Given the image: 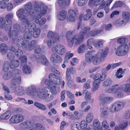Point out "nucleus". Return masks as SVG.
<instances>
[{
  "label": "nucleus",
  "instance_id": "6ab92c4d",
  "mask_svg": "<svg viewBox=\"0 0 130 130\" xmlns=\"http://www.w3.org/2000/svg\"><path fill=\"white\" fill-rule=\"evenodd\" d=\"M19 61L17 59H13L10 61L9 67L11 69H13L18 67L20 65Z\"/></svg>",
  "mask_w": 130,
  "mask_h": 130
},
{
  "label": "nucleus",
  "instance_id": "4468645a",
  "mask_svg": "<svg viewBox=\"0 0 130 130\" xmlns=\"http://www.w3.org/2000/svg\"><path fill=\"white\" fill-rule=\"evenodd\" d=\"M68 15L67 18V20L68 21L73 22L75 21L76 17V13L74 10L72 9L69 10Z\"/></svg>",
  "mask_w": 130,
  "mask_h": 130
},
{
  "label": "nucleus",
  "instance_id": "2eb2a0df",
  "mask_svg": "<svg viewBox=\"0 0 130 130\" xmlns=\"http://www.w3.org/2000/svg\"><path fill=\"white\" fill-rule=\"evenodd\" d=\"M49 81L47 80H46L45 84L47 85L49 87L50 91L52 94L53 95H56L57 91L56 89L55 84H52V83H49Z\"/></svg>",
  "mask_w": 130,
  "mask_h": 130
},
{
  "label": "nucleus",
  "instance_id": "cd10ccee",
  "mask_svg": "<svg viewBox=\"0 0 130 130\" xmlns=\"http://www.w3.org/2000/svg\"><path fill=\"white\" fill-rule=\"evenodd\" d=\"M57 19L60 20H64L66 18V13L65 11H62L58 13L57 15Z\"/></svg>",
  "mask_w": 130,
  "mask_h": 130
},
{
  "label": "nucleus",
  "instance_id": "774afa93",
  "mask_svg": "<svg viewBox=\"0 0 130 130\" xmlns=\"http://www.w3.org/2000/svg\"><path fill=\"white\" fill-rule=\"evenodd\" d=\"M113 100V99L112 97L106 96L104 103H109L112 101Z\"/></svg>",
  "mask_w": 130,
  "mask_h": 130
},
{
  "label": "nucleus",
  "instance_id": "69168bd1",
  "mask_svg": "<svg viewBox=\"0 0 130 130\" xmlns=\"http://www.w3.org/2000/svg\"><path fill=\"white\" fill-rule=\"evenodd\" d=\"M55 42V40L53 39H50L47 42L48 46L50 47L53 45Z\"/></svg>",
  "mask_w": 130,
  "mask_h": 130
},
{
  "label": "nucleus",
  "instance_id": "c756f323",
  "mask_svg": "<svg viewBox=\"0 0 130 130\" xmlns=\"http://www.w3.org/2000/svg\"><path fill=\"white\" fill-rule=\"evenodd\" d=\"M13 17V15L12 14H7L6 16L5 19L6 20V22L8 24V26L9 28H10V24H11V19Z\"/></svg>",
  "mask_w": 130,
  "mask_h": 130
},
{
  "label": "nucleus",
  "instance_id": "7c9ffc66",
  "mask_svg": "<svg viewBox=\"0 0 130 130\" xmlns=\"http://www.w3.org/2000/svg\"><path fill=\"white\" fill-rule=\"evenodd\" d=\"M30 88L28 87L26 90V93L27 95L32 96L37 95V91L34 89L30 91Z\"/></svg>",
  "mask_w": 130,
  "mask_h": 130
},
{
  "label": "nucleus",
  "instance_id": "e2e57ef3",
  "mask_svg": "<svg viewBox=\"0 0 130 130\" xmlns=\"http://www.w3.org/2000/svg\"><path fill=\"white\" fill-rule=\"evenodd\" d=\"M126 23V22H124L123 19L122 20H119L117 21L116 23V25L117 26H119L123 24H125Z\"/></svg>",
  "mask_w": 130,
  "mask_h": 130
},
{
  "label": "nucleus",
  "instance_id": "13d9d810",
  "mask_svg": "<svg viewBox=\"0 0 130 130\" xmlns=\"http://www.w3.org/2000/svg\"><path fill=\"white\" fill-rule=\"evenodd\" d=\"M15 53L16 56H19L23 54V52L21 50L18 48L16 49L15 52Z\"/></svg>",
  "mask_w": 130,
  "mask_h": 130
},
{
  "label": "nucleus",
  "instance_id": "a211bd4d",
  "mask_svg": "<svg viewBox=\"0 0 130 130\" xmlns=\"http://www.w3.org/2000/svg\"><path fill=\"white\" fill-rule=\"evenodd\" d=\"M32 126V123L30 122H22L19 125L20 128L24 129H28V130H29Z\"/></svg>",
  "mask_w": 130,
  "mask_h": 130
},
{
  "label": "nucleus",
  "instance_id": "72a5a7b5",
  "mask_svg": "<svg viewBox=\"0 0 130 130\" xmlns=\"http://www.w3.org/2000/svg\"><path fill=\"white\" fill-rule=\"evenodd\" d=\"M12 76L11 73L10 71L4 72L3 75V78L4 79L7 80L10 79Z\"/></svg>",
  "mask_w": 130,
  "mask_h": 130
},
{
  "label": "nucleus",
  "instance_id": "20e7f679",
  "mask_svg": "<svg viewBox=\"0 0 130 130\" xmlns=\"http://www.w3.org/2000/svg\"><path fill=\"white\" fill-rule=\"evenodd\" d=\"M23 39L22 38L20 39H19L17 41V45L18 47H21L23 46L24 48H26L28 50V48H29V50H32L36 44L35 40L32 41L30 44H28V41L27 40H25V42H23Z\"/></svg>",
  "mask_w": 130,
  "mask_h": 130
},
{
  "label": "nucleus",
  "instance_id": "aec40b11",
  "mask_svg": "<svg viewBox=\"0 0 130 130\" xmlns=\"http://www.w3.org/2000/svg\"><path fill=\"white\" fill-rule=\"evenodd\" d=\"M11 112L10 111L7 110L0 116V119L8 120L11 116Z\"/></svg>",
  "mask_w": 130,
  "mask_h": 130
},
{
  "label": "nucleus",
  "instance_id": "680f3d73",
  "mask_svg": "<svg viewBox=\"0 0 130 130\" xmlns=\"http://www.w3.org/2000/svg\"><path fill=\"white\" fill-rule=\"evenodd\" d=\"M41 17H40L39 15L37 13V14L35 15L34 17V20L35 22L37 24H39V19H40Z\"/></svg>",
  "mask_w": 130,
  "mask_h": 130
},
{
  "label": "nucleus",
  "instance_id": "c85d7f7f",
  "mask_svg": "<svg viewBox=\"0 0 130 130\" xmlns=\"http://www.w3.org/2000/svg\"><path fill=\"white\" fill-rule=\"evenodd\" d=\"M122 89L123 91L126 93L130 94V84H124L122 86Z\"/></svg>",
  "mask_w": 130,
  "mask_h": 130
},
{
  "label": "nucleus",
  "instance_id": "7ed1b4c3",
  "mask_svg": "<svg viewBox=\"0 0 130 130\" xmlns=\"http://www.w3.org/2000/svg\"><path fill=\"white\" fill-rule=\"evenodd\" d=\"M21 78L19 76H15L12 80L10 87L12 89L13 91L17 95L22 96L25 94V91L24 88L21 86H19L18 84L20 83Z\"/></svg>",
  "mask_w": 130,
  "mask_h": 130
},
{
  "label": "nucleus",
  "instance_id": "864d4df0",
  "mask_svg": "<svg viewBox=\"0 0 130 130\" xmlns=\"http://www.w3.org/2000/svg\"><path fill=\"white\" fill-rule=\"evenodd\" d=\"M102 30H95L93 31H92L90 32V35L91 36H94L100 33L101 31H102Z\"/></svg>",
  "mask_w": 130,
  "mask_h": 130
},
{
  "label": "nucleus",
  "instance_id": "ea45409f",
  "mask_svg": "<svg viewBox=\"0 0 130 130\" xmlns=\"http://www.w3.org/2000/svg\"><path fill=\"white\" fill-rule=\"evenodd\" d=\"M93 118V115L92 113H89L87 116L86 120L87 123H90L92 121Z\"/></svg>",
  "mask_w": 130,
  "mask_h": 130
},
{
  "label": "nucleus",
  "instance_id": "412c9836",
  "mask_svg": "<svg viewBox=\"0 0 130 130\" xmlns=\"http://www.w3.org/2000/svg\"><path fill=\"white\" fill-rule=\"evenodd\" d=\"M44 126L41 123H39L32 124V126L29 130H44Z\"/></svg>",
  "mask_w": 130,
  "mask_h": 130
},
{
  "label": "nucleus",
  "instance_id": "c9c22d12",
  "mask_svg": "<svg viewBox=\"0 0 130 130\" xmlns=\"http://www.w3.org/2000/svg\"><path fill=\"white\" fill-rule=\"evenodd\" d=\"M104 41L102 40H96L94 43V46L96 47L99 48L102 47Z\"/></svg>",
  "mask_w": 130,
  "mask_h": 130
},
{
  "label": "nucleus",
  "instance_id": "39448f33",
  "mask_svg": "<svg viewBox=\"0 0 130 130\" xmlns=\"http://www.w3.org/2000/svg\"><path fill=\"white\" fill-rule=\"evenodd\" d=\"M34 7L35 10L40 17L46 13L48 8L47 6L44 4L40 5L38 4H36Z\"/></svg>",
  "mask_w": 130,
  "mask_h": 130
},
{
  "label": "nucleus",
  "instance_id": "a18cd8bd",
  "mask_svg": "<svg viewBox=\"0 0 130 130\" xmlns=\"http://www.w3.org/2000/svg\"><path fill=\"white\" fill-rule=\"evenodd\" d=\"M8 24L5 21L4 18L1 17L0 18V27L3 28L5 27L6 26H8Z\"/></svg>",
  "mask_w": 130,
  "mask_h": 130
},
{
  "label": "nucleus",
  "instance_id": "9b49d317",
  "mask_svg": "<svg viewBox=\"0 0 130 130\" xmlns=\"http://www.w3.org/2000/svg\"><path fill=\"white\" fill-rule=\"evenodd\" d=\"M80 27L81 29L80 33L76 35L79 36H83V41L84 38L87 39L90 36V33L89 31L90 30V28L88 27H84L81 25Z\"/></svg>",
  "mask_w": 130,
  "mask_h": 130
},
{
  "label": "nucleus",
  "instance_id": "5701e85b",
  "mask_svg": "<svg viewBox=\"0 0 130 130\" xmlns=\"http://www.w3.org/2000/svg\"><path fill=\"white\" fill-rule=\"evenodd\" d=\"M104 0H89V5L90 6H97Z\"/></svg>",
  "mask_w": 130,
  "mask_h": 130
},
{
  "label": "nucleus",
  "instance_id": "473e14b6",
  "mask_svg": "<svg viewBox=\"0 0 130 130\" xmlns=\"http://www.w3.org/2000/svg\"><path fill=\"white\" fill-rule=\"evenodd\" d=\"M94 40L93 38H90L87 41V47L89 49L91 50L93 49V47L92 46V45L93 44L94 45Z\"/></svg>",
  "mask_w": 130,
  "mask_h": 130
},
{
  "label": "nucleus",
  "instance_id": "ddd939ff",
  "mask_svg": "<svg viewBox=\"0 0 130 130\" xmlns=\"http://www.w3.org/2000/svg\"><path fill=\"white\" fill-rule=\"evenodd\" d=\"M49 78L50 81L47 79H44L42 81H44L45 82L46 80H47L49 81V83H52V84H55L56 85L58 84L60 80L58 79L57 76L54 74L51 73L49 74ZM45 83V82H44Z\"/></svg>",
  "mask_w": 130,
  "mask_h": 130
},
{
  "label": "nucleus",
  "instance_id": "49530a36",
  "mask_svg": "<svg viewBox=\"0 0 130 130\" xmlns=\"http://www.w3.org/2000/svg\"><path fill=\"white\" fill-rule=\"evenodd\" d=\"M123 73V71L122 68H119L117 70L116 73V77L117 78H120L122 77L123 76L122 74Z\"/></svg>",
  "mask_w": 130,
  "mask_h": 130
},
{
  "label": "nucleus",
  "instance_id": "f03ea898",
  "mask_svg": "<svg viewBox=\"0 0 130 130\" xmlns=\"http://www.w3.org/2000/svg\"><path fill=\"white\" fill-rule=\"evenodd\" d=\"M108 48L106 47L103 49H101L95 54L94 51H87L85 56L86 61L88 62H92L93 64L96 65L101 61L100 59L106 57L108 53Z\"/></svg>",
  "mask_w": 130,
  "mask_h": 130
},
{
  "label": "nucleus",
  "instance_id": "f704fd0d",
  "mask_svg": "<svg viewBox=\"0 0 130 130\" xmlns=\"http://www.w3.org/2000/svg\"><path fill=\"white\" fill-rule=\"evenodd\" d=\"M129 13L128 12H125L122 13L123 19L125 22H127L129 17Z\"/></svg>",
  "mask_w": 130,
  "mask_h": 130
},
{
  "label": "nucleus",
  "instance_id": "f8f14e48",
  "mask_svg": "<svg viewBox=\"0 0 130 130\" xmlns=\"http://www.w3.org/2000/svg\"><path fill=\"white\" fill-rule=\"evenodd\" d=\"M24 117L23 116L19 114L14 115L10 118L9 123L11 124L19 123L23 120Z\"/></svg>",
  "mask_w": 130,
  "mask_h": 130
},
{
  "label": "nucleus",
  "instance_id": "de8ad7c7",
  "mask_svg": "<svg viewBox=\"0 0 130 130\" xmlns=\"http://www.w3.org/2000/svg\"><path fill=\"white\" fill-rule=\"evenodd\" d=\"M40 29L37 28L33 30V36L34 37H37L39 35L40 33Z\"/></svg>",
  "mask_w": 130,
  "mask_h": 130
},
{
  "label": "nucleus",
  "instance_id": "3c124183",
  "mask_svg": "<svg viewBox=\"0 0 130 130\" xmlns=\"http://www.w3.org/2000/svg\"><path fill=\"white\" fill-rule=\"evenodd\" d=\"M111 83V80L110 79H107L103 82L102 85L104 87H106L110 85Z\"/></svg>",
  "mask_w": 130,
  "mask_h": 130
},
{
  "label": "nucleus",
  "instance_id": "338daca9",
  "mask_svg": "<svg viewBox=\"0 0 130 130\" xmlns=\"http://www.w3.org/2000/svg\"><path fill=\"white\" fill-rule=\"evenodd\" d=\"M106 95L103 94L100 95L99 97V99L100 101L104 103Z\"/></svg>",
  "mask_w": 130,
  "mask_h": 130
},
{
  "label": "nucleus",
  "instance_id": "37998d69",
  "mask_svg": "<svg viewBox=\"0 0 130 130\" xmlns=\"http://www.w3.org/2000/svg\"><path fill=\"white\" fill-rule=\"evenodd\" d=\"M91 88V82L89 81H87L83 85V88L84 90H86L87 89L90 88Z\"/></svg>",
  "mask_w": 130,
  "mask_h": 130
},
{
  "label": "nucleus",
  "instance_id": "6e6d98bb",
  "mask_svg": "<svg viewBox=\"0 0 130 130\" xmlns=\"http://www.w3.org/2000/svg\"><path fill=\"white\" fill-rule=\"evenodd\" d=\"M41 51V49L40 47L38 46H37L36 47L35 50V54L34 55L33 57L35 58V55L36 54H38L39 55H40L39 54V53Z\"/></svg>",
  "mask_w": 130,
  "mask_h": 130
},
{
  "label": "nucleus",
  "instance_id": "8fccbe9b",
  "mask_svg": "<svg viewBox=\"0 0 130 130\" xmlns=\"http://www.w3.org/2000/svg\"><path fill=\"white\" fill-rule=\"evenodd\" d=\"M75 70L73 67L68 68L67 69L66 72L69 74H73L75 73Z\"/></svg>",
  "mask_w": 130,
  "mask_h": 130
},
{
  "label": "nucleus",
  "instance_id": "052dcab7",
  "mask_svg": "<svg viewBox=\"0 0 130 130\" xmlns=\"http://www.w3.org/2000/svg\"><path fill=\"white\" fill-rule=\"evenodd\" d=\"M93 125L94 127H96L100 126V121L97 119H95L93 121Z\"/></svg>",
  "mask_w": 130,
  "mask_h": 130
},
{
  "label": "nucleus",
  "instance_id": "0eeeda50",
  "mask_svg": "<svg viewBox=\"0 0 130 130\" xmlns=\"http://www.w3.org/2000/svg\"><path fill=\"white\" fill-rule=\"evenodd\" d=\"M49 89V87H46L42 88L41 90H37V95L42 99H48L50 95L48 92Z\"/></svg>",
  "mask_w": 130,
  "mask_h": 130
},
{
  "label": "nucleus",
  "instance_id": "c03bdc74",
  "mask_svg": "<svg viewBox=\"0 0 130 130\" xmlns=\"http://www.w3.org/2000/svg\"><path fill=\"white\" fill-rule=\"evenodd\" d=\"M127 40L124 38H121L118 39L117 41L118 43L120 44H126V43L127 42Z\"/></svg>",
  "mask_w": 130,
  "mask_h": 130
},
{
  "label": "nucleus",
  "instance_id": "423d86ee",
  "mask_svg": "<svg viewBox=\"0 0 130 130\" xmlns=\"http://www.w3.org/2000/svg\"><path fill=\"white\" fill-rule=\"evenodd\" d=\"M83 36H79L76 35L73 36L71 39L67 40L68 45L70 47H72L74 43L75 45H77L81 43L83 41Z\"/></svg>",
  "mask_w": 130,
  "mask_h": 130
},
{
  "label": "nucleus",
  "instance_id": "a878e982",
  "mask_svg": "<svg viewBox=\"0 0 130 130\" xmlns=\"http://www.w3.org/2000/svg\"><path fill=\"white\" fill-rule=\"evenodd\" d=\"M23 72L26 74H29L30 73L31 71L30 67L26 64H24L22 68Z\"/></svg>",
  "mask_w": 130,
  "mask_h": 130
},
{
  "label": "nucleus",
  "instance_id": "1a4fd4ad",
  "mask_svg": "<svg viewBox=\"0 0 130 130\" xmlns=\"http://www.w3.org/2000/svg\"><path fill=\"white\" fill-rule=\"evenodd\" d=\"M123 103L118 102L111 104L109 107L110 111L112 112H116L123 108L124 106Z\"/></svg>",
  "mask_w": 130,
  "mask_h": 130
},
{
  "label": "nucleus",
  "instance_id": "dca6fc26",
  "mask_svg": "<svg viewBox=\"0 0 130 130\" xmlns=\"http://www.w3.org/2000/svg\"><path fill=\"white\" fill-rule=\"evenodd\" d=\"M35 58L38 60V61L42 63L44 65H46L48 63V60L44 55H39L38 54H36L35 55Z\"/></svg>",
  "mask_w": 130,
  "mask_h": 130
},
{
  "label": "nucleus",
  "instance_id": "9d476101",
  "mask_svg": "<svg viewBox=\"0 0 130 130\" xmlns=\"http://www.w3.org/2000/svg\"><path fill=\"white\" fill-rule=\"evenodd\" d=\"M52 51L55 52L60 55L64 54L66 52L65 47L60 44H57L53 46L52 48Z\"/></svg>",
  "mask_w": 130,
  "mask_h": 130
},
{
  "label": "nucleus",
  "instance_id": "4c0bfd02",
  "mask_svg": "<svg viewBox=\"0 0 130 130\" xmlns=\"http://www.w3.org/2000/svg\"><path fill=\"white\" fill-rule=\"evenodd\" d=\"M1 52L3 54H5L7 51V46L5 44L2 43L1 44L0 46Z\"/></svg>",
  "mask_w": 130,
  "mask_h": 130
},
{
  "label": "nucleus",
  "instance_id": "bb28decb",
  "mask_svg": "<svg viewBox=\"0 0 130 130\" xmlns=\"http://www.w3.org/2000/svg\"><path fill=\"white\" fill-rule=\"evenodd\" d=\"M83 116V113L81 111H75L74 112V120H79L81 119Z\"/></svg>",
  "mask_w": 130,
  "mask_h": 130
},
{
  "label": "nucleus",
  "instance_id": "6e6552de",
  "mask_svg": "<svg viewBox=\"0 0 130 130\" xmlns=\"http://www.w3.org/2000/svg\"><path fill=\"white\" fill-rule=\"evenodd\" d=\"M128 48L127 44H123L118 47L116 49L115 53L118 56H123L127 54Z\"/></svg>",
  "mask_w": 130,
  "mask_h": 130
},
{
  "label": "nucleus",
  "instance_id": "0e129e2a",
  "mask_svg": "<svg viewBox=\"0 0 130 130\" xmlns=\"http://www.w3.org/2000/svg\"><path fill=\"white\" fill-rule=\"evenodd\" d=\"M7 57L9 59L11 60L14 59V58L15 56L13 53L11 52H8L7 53Z\"/></svg>",
  "mask_w": 130,
  "mask_h": 130
},
{
  "label": "nucleus",
  "instance_id": "e433bc0d",
  "mask_svg": "<svg viewBox=\"0 0 130 130\" xmlns=\"http://www.w3.org/2000/svg\"><path fill=\"white\" fill-rule=\"evenodd\" d=\"M85 99L87 102H90L92 103L93 101V99H91V94L90 92H87L86 93L85 96Z\"/></svg>",
  "mask_w": 130,
  "mask_h": 130
},
{
  "label": "nucleus",
  "instance_id": "f3484780",
  "mask_svg": "<svg viewBox=\"0 0 130 130\" xmlns=\"http://www.w3.org/2000/svg\"><path fill=\"white\" fill-rule=\"evenodd\" d=\"M50 60L54 62L58 63L62 61V58L60 56L56 53L52 54L50 57Z\"/></svg>",
  "mask_w": 130,
  "mask_h": 130
},
{
  "label": "nucleus",
  "instance_id": "2f4dec72",
  "mask_svg": "<svg viewBox=\"0 0 130 130\" xmlns=\"http://www.w3.org/2000/svg\"><path fill=\"white\" fill-rule=\"evenodd\" d=\"M73 56V54L72 53H70V52L68 51L67 53L65 55L64 58V61L63 63H66L69 62V60Z\"/></svg>",
  "mask_w": 130,
  "mask_h": 130
},
{
  "label": "nucleus",
  "instance_id": "5fc2aeb1",
  "mask_svg": "<svg viewBox=\"0 0 130 130\" xmlns=\"http://www.w3.org/2000/svg\"><path fill=\"white\" fill-rule=\"evenodd\" d=\"M76 80L78 83H81L85 82L86 81V79L85 78H83L81 79L80 77L77 76L76 78Z\"/></svg>",
  "mask_w": 130,
  "mask_h": 130
},
{
  "label": "nucleus",
  "instance_id": "393cba45",
  "mask_svg": "<svg viewBox=\"0 0 130 130\" xmlns=\"http://www.w3.org/2000/svg\"><path fill=\"white\" fill-rule=\"evenodd\" d=\"M87 126V124L86 121H82L81 122L80 126L81 128L83 130H93V129L91 128V126L90 127L89 126L88 128H85Z\"/></svg>",
  "mask_w": 130,
  "mask_h": 130
},
{
  "label": "nucleus",
  "instance_id": "58836bf2",
  "mask_svg": "<svg viewBox=\"0 0 130 130\" xmlns=\"http://www.w3.org/2000/svg\"><path fill=\"white\" fill-rule=\"evenodd\" d=\"M34 105L36 107L43 110H44L46 109V107L42 104L38 102H35L34 103Z\"/></svg>",
  "mask_w": 130,
  "mask_h": 130
},
{
  "label": "nucleus",
  "instance_id": "bf43d9fd",
  "mask_svg": "<svg viewBox=\"0 0 130 130\" xmlns=\"http://www.w3.org/2000/svg\"><path fill=\"white\" fill-rule=\"evenodd\" d=\"M18 34V32H16L15 30H13L12 31L11 33L8 34V36L9 37H12L13 39Z\"/></svg>",
  "mask_w": 130,
  "mask_h": 130
},
{
  "label": "nucleus",
  "instance_id": "a19ab883",
  "mask_svg": "<svg viewBox=\"0 0 130 130\" xmlns=\"http://www.w3.org/2000/svg\"><path fill=\"white\" fill-rule=\"evenodd\" d=\"M9 62L8 61L4 62L3 67V71L4 72H7L8 71L9 67Z\"/></svg>",
  "mask_w": 130,
  "mask_h": 130
},
{
  "label": "nucleus",
  "instance_id": "f257e3e1",
  "mask_svg": "<svg viewBox=\"0 0 130 130\" xmlns=\"http://www.w3.org/2000/svg\"><path fill=\"white\" fill-rule=\"evenodd\" d=\"M34 13L32 10H30L28 12L24 9H20L17 11L16 12L17 16L20 20L23 22L20 26V30L21 32H23L26 29L27 27L25 24L27 25L29 31H32L35 29L36 24L31 22L28 18L29 16H32Z\"/></svg>",
  "mask_w": 130,
  "mask_h": 130
},
{
  "label": "nucleus",
  "instance_id": "b1692460",
  "mask_svg": "<svg viewBox=\"0 0 130 130\" xmlns=\"http://www.w3.org/2000/svg\"><path fill=\"white\" fill-rule=\"evenodd\" d=\"M101 113L100 116L102 118H104L106 116L108 112V108L106 106H104L101 109Z\"/></svg>",
  "mask_w": 130,
  "mask_h": 130
},
{
  "label": "nucleus",
  "instance_id": "4be33fe9",
  "mask_svg": "<svg viewBox=\"0 0 130 130\" xmlns=\"http://www.w3.org/2000/svg\"><path fill=\"white\" fill-rule=\"evenodd\" d=\"M100 81L99 79H95L93 82V87L92 88V91H95L98 90L100 87Z\"/></svg>",
  "mask_w": 130,
  "mask_h": 130
},
{
  "label": "nucleus",
  "instance_id": "603ef678",
  "mask_svg": "<svg viewBox=\"0 0 130 130\" xmlns=\"http://www.w3.org/2000/svg\"><path fill=\"white\" fill-rule=\"evenodd\" d=\"M111 86L114 93H115L120 88V87L118 85H113Z\"/></svg>",
  "mask_w": 130,
  "mask_h": 130
},
{
  "label": "nucleus",
  "instance_id": "09e8293b",
  "mask_svg": "<svg viewBox=\"0 0 130 130\" xmlns=\"http://www.w3.org/2000/svg\"><path fill=\"white\" fill-rule=\"evenodd\" d=\"M31 31H27L24 34V39H30L32 36Z\"/></svg>",
  "mask_w": 130,
  "mask_h": 130
},
{
  "label": "nucleus",
  "instance_id": "4d7b16f0",
  "mask_svg": "<svg viewBox=\"0 0 130 130\" xmlns=\"http://www.w3.org/2000/svg\"><path fill=\"white\" fill-rule=\"evenodd\" d=\"M88 0H78L77 2L78 5L79 6H82L86 4Z\"/></svg>",
  "mask_w": 130,
  "mask_h": 130
},
{
  "label": "nucleus",
  "instance_id": "79ce46f5",
  "mask_svg": "<svg viewBox=\"0 0 130 130\" xmlns=\"http://www.w3.org/2000/svg\"><path fill=\"white\" fill-rule=\"evenodd\" d=\"M86 50V45L84 44L80 45L78 49V51L79 53H82Z\"/></svg>",
  "mask_w": 130,
  "mask_h": 130
}]
</instances>
